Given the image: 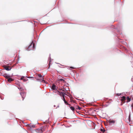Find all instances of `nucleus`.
Here are the masks:
<instances>
[{"label": "nucleus", "instance_id": "obj_25", "mask_svg": "<svg viewBox=\"0 0 133 133\" xmlns=\"http://www.w3.org/2000/svg\"><path fill=\"white\" fill-rule=\"evenodd\" d=\"M117 95L118 96H119L120 95V94H117Z\"/></svg>", "mask_w": 133, "mask_h": 133}, {"label": "nucleus", "instance_id": "obj_19", "mask_svg": "<svg viewBox=\"0 0 133 133\" xmlns=\"http://www.w3.org/2000/svg\"><path fill=\"white\" fill-rule=\"evenodd\" d=\"M51 60H50V61H49V68H50V65L51 64Z\"/></svg>", "mask_w": 133, "mask_h": 133}, {"label": "nucleus", "instance_id": "obj_16", "mask_svg": "<svg viewBox=\"0 0 133 133\" xmlns=\"http://www.w3.org/2000/svg\"><path fill=\"white\" fill-rule=\"evenodd\" d=\"M58 81H61V82L63 81V83H65L66 82L65 81L64 79H58Z\"/></svg>", "mask_w": 133, "mask_h": 133}, {"label": "nucleus", "instance_id": "obj_11", "mask_svg": "<svg viewBox=\"0 0 133 133\" xmlns=\"http://www.w3.org/2000/svg\"><path fill=\"white\" fill-rule=\"evenodd\" d=\"M37 80L38 81H39L41 82H43V81L44 82H45L44 81L43 79V78H41L40 79L39 78V79H37Z\"/></svg>", "mask_w": 133, "mask_h": 133}, {"label": "nucleus", "instance_id": "obj_9", "mask_svg": "<svg viewBox=\"0 0 133 133\" xmlns=\"http://www.w3.org/2000/svg\"><path fill=\"white\" fill-rule=\"evenodd\" d=\"M51 88L52 90H54L56 89V86L55 84H53Z\"/></svg>", "mask_w": 133, "mask_h": 133}, {"label": "nucleus", "instance_id": "obj_3", "mask_svg": "<svg viewBox=\"0 0 133 133\" xmlns=\"http://www.w3.org/2000/svg\"><path fill=\"white\" fill-rule=\"evenodd\" d=\"M56 92L58 94L61 96H62V97L64 96L65 95H66L64 92H63L61 91H60L58 90H56Z\"/></svg>", "mask_w": 133, "mask_h": 133}, {"label": "nucleus", "instance_id": "obj_6", "mask_svg": "<svg viewBox=\"0 0 133 133\" xmlns=\"http://www.w3.org/2000/svg\"><path fill=\"white\" fill-rule=\"evenodd\" d=\"M108 122L110 124H114L115 122V121L110 119L108 121Z\"/></svg>", "mask_w": 133, "mask_h": 133}, {"label": "nucleus", "instance_id": "obj_20", "mask_svg": "<svg viewBox=\"0 0 133 133\" xmlns=\"http://www.w3.org/2000/svg\"><path fill=\"white\" fill-rule=\"evenodd\" d=\"M20 90L22 91L23 90V89L22 88H20L19 89Z\"/></svg>", "mask_w": 133, "mask_h": 133}, {"label": "nucleus", "instance_id": "obj_22", "mask_svg": "<svg viewBox=\"0 0 133 133\" xmlns=\"http://www.w3.org/2000/svg\"><path fill=\"white\" fill-rule=\"evenodd\" d=\"M77 109H78L79 110H80L81 108L80 107H78Z\"/></svg>", "mask_w": 133, "mask_h": 133}, {"label": "nucleus", "instance_id": "obj_5", "mask_svg": "<svg viewBox=\"0 0 133 133\" xmlns=\"http://www.w3.org/2000/svg\"><path fill=\"white\" fill-rule=\"evenodd\" d=\"M62 99H63V101H64V103H65L67 105H70V104H69L66 101L65 99V97H64V96H63V97H62Z\"/></svg>", "mask_w": 133, "mask_h": 133}, {"label": "nucleus", "instance_id": "obj_2", "mask_svg": "<svg viewBox=\"0 0 133 133\" xmlns=\"http://www.w3.org/2000/svg\"><path fill=\"white\" fill-rule=\"evenodd\" d=\"M35 48V44L34 43H32L29 46L27 50L29 51L31 50H33Z\"/></svg>", "mask_w": 133, "mask_h": 133}, {"label": "nucleus", "instance_id": "obj_13", "mask_svg": "<svg viewBox=\"0 0 133 133\" xmlns=\"http://www.w3.org/2000/svg\"><path fill=\"white\" fill-rule=\"evenodd\" d=\"M126 100V98L124 96H123L122 97V99H121V101L122 102H123V101H124Z\"/></svg>", "mask_w": 133, "mask_h": 133}, {"label": "nucleus", "instance_id": "obj_14", "mask_svg": "<svg viewBox=\"0 0 133 133\" xmlns=\"http://www.w3.org/2000/svg\"><path fill=\"white\" fill-rule=\"evenodd\" d=\"M126 99L127 100V102H129L130 101V99L129 97L127 96V97Z\"/></svg>", "mask_w": 133, "mask_h": 133}, {"label": "nucleus", "instance_id": "obj_24", "mask_svg": "<svg viewBox=\"0 0 133 133\" xmlns=\"http://www.w3.org/2000/svg\"><path fill=\"white\" fill-rule=\"evenodd\" d=\"M130 116H129V121H130Z\"/></svg>", "mask_w": 133, "mask_h": 133}, {"label": "nucleus", "instance_id": "obj_26", "mask_svg": "<svg viewBox=\"0 0 133 133\" xmlns=\"http://www.w3.org/2000/svg\"><path fill=\"white\" fill-rule=\"evenodd\" d=\"M131 106L132 108H133V103L131 104Z\"/></svg>", "mask_w": 133, "mask_h": 133}, {"label": "nucleus", "instance_id": "obj_15", "mask_svg": "<svg viewBox=\"0 0 133 133\" xmlns=\"http://www.w3.org/2000/svg\"><path fill=\"white\" fill-rule=\"evenodd\" d=\"M37 76H38L39 78H43V77L42 76L41 74H37Z\"/></svg>", "mask_w": 133, "mask_h": 133}, {"label": "nucleus", "instance_id": "obj_17", "mask_svg": "<svg viewBox=\"0 0 133 133\" xmlns=\"http://www.w3.org/2000/svg\"><path fill=\"white\" fill-rule=\"evenodd\" d=\"M70 108L72 111H74L75 110V108H74V107H70Z\"/></svg>", "mask_w": 133, "mask_h": 133}, {"label": "nucleus", "instance_id": "obj_28", "mask_svg": "<svg viewBox=\"0 0 133 133\" xmlns=\"http://www.w3.org/2000/svg\"><path fill=\"white\" fill-rule=\"evenodd\" d=\"M28 78H33V77H28Z\"/></svg>", "mask_w": 133, "mask_h": 133}, {"label": "nucleus", "instance_id": "obj_4", "mask_svg": "<svg viewBox=\"0 0 133 133\" xmlns=\"http://www.w3.org/2000/svg\"><path fill=\"white\" fill-rule=\"evenodd\" d=\"M20 94L23 98V100L24 97L25 96L26 93L24 92H22L20 93Z\"/></svg>", "mask_w": 133, "mask_h": 133}, {"label": "nucleus", "instance_id": "obj_18", "mask_svg": "<svg viewBox=\"0 0 133 133\" xmlns=\"http://www.w3.org/2000/svg\"><path fill=\"white\" fill-rule=\"evenodd\" d=\"M101 131H102L103 132H104L105 131V130L104 129H101Z\"/></svg>", "mask_w": 133, "mask_h": 133}, {"label": "nucleus", "instance_id": "obj_23", "mask_svg": "<svg viewBox=\"0 0 133 133\" xmlns=\"http://www.w3.org/2000/svg\"><path fill=\"white\" fill-rule=\"evenodd\" d=\"M23 79H24V77H21V80H23Z\"/></svg>", "mask_w": 133, "mask_h": 133}, {"label": "nucleus", "instance_id": "obj_7", "mask_svg": "<svg viewBox=\"0 0 133 133\" xmlns=\"http://www.w3.org/2000/svg\"><path fill=\"white\" fill-rule=\"evenodd\" d=\"M4 68L7 71H9L11 69V68H10L9 67L7 66H4Z\"/></svg>", "mask_w": 133, "mask_h": 133}, {"label": "nucleus", "instance_id": "obj_8", "mask_svg": "<svg viewBox=\"0 0 133 133\" xmlns=\"http://www.w3.org/2000/svg\"><path fill=\"white\" fill-rule=\"evenodd\" d=\"M4 76L5 77L8 79L10 77V76L7 74H4Z\"/></svg>", "mask_w": 133, "mask_h": 133}, {"label": "nucleus", "instance_id": "obj_12", "mask_svg": "<svg viewBox=\"0 0 133 133\" xmlns=\"http://www.w3.org/2000/svg\"><path fill=\"white\" fill-rule=\"evenodd\" d=\"M14 80L11 78H9L8 79V81L10 82L14 81Z\"/></svg>", "mask_w": 133, "mask_h": 133}, {"label": "nucleus", "instance_id": "obj_21", "mask_svg": "<svg viewBox=\"0 0 133 133\" xmlns=\"http://www.w3.org/2000/svg\"><path fill=\"white\" fill-rule=\"evenodd\" d=\"M23 81H24V82H25V81H26V80L25 79H23Z\"/></svg>", "mask_w": 133, "mask_h": 133}, {"label": "nucleus", "instance_id": "obj_27", "mask_svg": "<svg viewBox=\"0 0 133 133\" xmlns=\"http://www.w3.org/2000/svg\"><path fill=\"white\" fill-rule=\"evenodd\" d=\"M70 68H72V69H74V68L72 67H70Z\"/></svg>", "mask_w": 133, "mask_h": 133}, {"label": "nucleus", "instance_id": "obj_10", "mask_svg": "<svg viewBox=\"0 0 133 133\" xmlns=\"http://www.w3.org/2000/svg\"><path fill=\"white\" fill-rule=\"evenodd\" d=\"M28 126L31 128H34L35 127L34 125L31 124H29L28 125Z\"/></svg>", "mask_w": 133, "mask_h": 133}, {"label": "nucleus", "instance_id": "obj_1", "mask_svg": "<svg viewBox=\"0 0 133 133\" xmlns=\"http://www.w3.org/2000/svg\"><path fill=\"white\" fill-rule=\"evenodd\" d=\"M47 128V126L45 125L33 131V133H42Z\"/></svg>", "mask_w": 133, "mask_h": 133}]
</instances>
